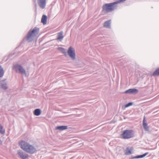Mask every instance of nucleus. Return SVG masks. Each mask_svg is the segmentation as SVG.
<instances>
[{
	"instance_id": "5",
	"label": "nucleus",
	"mask_w": 159,
	"mask_h": 159,
	"mask_svg": "<svg viewBox=\"0 0 159 159\" xmlns=\"http://www.w3.org/2000/svg\"><path fill=\"white\" fill-rule=\"evenodd\" d=\"M13 69L17 73L21 74L25 76H26V71L21 65L19 64L15 65L13 66Z\"/></svg>"
},
{
	"instance_id": "15",
	"label": "nucleus",
	"mask_w": 159,
	"mask_h": 159,
	"mask_svg": "<svg viewBox=\"0 0 159 159\" xmlns=\"http://www.w3.org/2000/svg\"><path fill=\"white\" fill-rule=\"evenodd\" d=\"M67 128V127L66 126H57L56 129L57 130H63L66 129Z\"/></svg>"
},
{
	"instance_id": "6",
	"label": "nucleus",
	"mask_w": 159,
	"mask_h": 159,
	"mask_svg": "<svg viewBox=\"0 0 159 159\" xmlns=\"http://www.w3.org/2000/svg\"><path fill=\"white\" fill-rule=\"evenodd\" d=\"M67 53L68 55L72 60L75 59V51L73 48L71 47H69Z\"/></svg>"
},
{
	"instance_id": "2",
	"label": "nucleus",
	"mask_w": 159,
	"mask_h": 159,
	"mask_svg": "<svg viewBox=\"0 0 159 159\" xmlns=\"http://www.w3.org/2000/svg\"><path fill=\"white\" fill-rule=\"evenodd\" d=\"M126 0H119L115 2L106 4L102 6L103 10L107 12H110L116 9L117 7V4L124 2Z\"/></svg>"
},
{
	"instance_id": "16",
	"label": "nucleus",
	"mask_w": 159,
	"mask_h": 159,
	"mask_svg": "<svg viewBox=\"0 0 159 159\" xmlns=\"http://www.w3.org/2000/svg\"><path fill=\"white\" fill-rule=\"evenodd\" d=\"M2 88L3 89H6L7 88V83L4 81H2L1 83Z\"/></svg>"
},
{
	"instance_id": "23",
	"label": "nucleus",
	"mask_w": 159,
	"mask_h": 159,
	"mask_svg": "<svg viewBox=\"0 0 159 159\" xmlns=\"http://www.w3.org/2000/svg\"><path fill=\"white\" fill-rule=\"evenodd\" d=\"M132 105V102H129L127 104L125 105V107H127L129 106H131Z\"/></svg>"
},
{
	"instance_id": "22",
	"label": "nucleus",
	"mask_w": 159,
	"mask_h": 159,
	"mask_svg": "<svg viewBox=\"0 0 159 159\" xmlns=\"http://www.w3.org/2000/svg\"><path fill=\"white\" fill-rule=\"evenodd\" d=\"M58 49L61 52H62V53H63L64 54L66 55V51L64 48L61 47H59L58 48Z\"/></svg>"
},
{
	"instance_id": "1",
	"label": "nucleus",
	"mask_w": 159,
	"mask_h": 159,
	"mask_svg": "<svg viewBox=\"0 0 159 159\" xmlns=\"http://www.w3.org/2000/svg\"><path fill=\"white\" fill-rule=\"evenodd\" d=\"M19 145L23 151L28 153L33 154L37 152L36 149L34 146L24 141L20 142Z\"/></svg>"
},
{
	"instance_id": "8",
	"label": "nucleus",
	"mask_w": 159,
	"mask_h": 159,
	"mask_svg": "<svg viewBox=\"0 0 159 159\" xmlns=\"http://www.w3.org/2000/svg\"><path fill=\"white\" fill-rule=\"evenodd\" d=\"M138 90L135 89H132L127 90L124 92V93L125 94H135L137 93Z\"/></svg>"
},
{
	"instance_id": "12",
	"label": "nucleus",
	"mask_w": 159,
	"mask_h": 159,
	"mask_svg": "<svg viewBox=\"0 0 159 159\" xmlns=\"http://www.w3.org/2000/svg\"><path fill=\"white\" fill-rule=\"evenodd\" d=\"M63 32L62 31L60 32L57 34V40L59 41H61L63 39L64 36L63 35Z\"/></svg>"
},
{
	"instance_id": "7",
	"label": "nucleus",
	"mask_w": 159,
	"mask_h": 159,
	"mask_svg": "<svg viewBox=\"0 0 159 159\" xmlns=\"http://www.w3.org/2000/svg\"><path fill=\"white\" fill-rule=\"evenodd\" d=\"M17 154L19 157L21 159H29V155L22 150H18Z\"/></svg>"
},
{
	"instance_id": "21",
	"label": "nucleus",
	"mask_w": 159,
	"mask_h": 159,
	"mask_svg": "<svg viewBox=\"0 0 159 159\" xmlns=\"http://www.w3.org/2000/svg\"><path fill=\"white\" fill-rule=\"evenodd\" d=\"M148 154V152H146L144 154H143L141 155H139L136 157V158H142L146 156Z\"/></svg>"
},
{
	"instance_id": "11",
	"label": "nucleus",
	"mask_w": 159,
	"mask_h": 159,
	"mask_svg": "<svg viewBox=\"0 0 159 159\" xmlns=\"http://www.w3.org/2000/svg\"><path fill=\"white\" fill-rule=\"evenodd\" d=\"M143 125L144 130L146 131H148L149 127L148 126V124L145 120V116H144L143 118Z\"/></svg>"
},
{
	"instance_id": "10",
	"label": "nucleus",
	"mask_w": 159,
	"mask_h": 159,
	"mask_svg": "<svg viewBox=\"0 0 159 159\" xmlns=\"http://www.w3.org/2000/svg\"><path fill=\"white\" fill-rule=\"evenodd\" d=\"M133 149L132 147H128L125 151V155H128L131 154L133 152Z\"/></svg>"
},
{
	"instance_id": "9",
	"label": "nucleus",
	"mask_w": 159,
	"mask_h": 159,
	"mask_svg": "<svg viewBox=\"0 0 159 159\" xmlns=\"http://www.w3.org/2000/svg\"><path fill=\"white\" fill-rule=\"evenodd\" d=\"M38 2L40 7L43 9L46 6V0H38Z\"/></svg>"
},
{
	"instance_id": "20",
	"label": "nucleus",
	"mask_w": 159,
	"mask_h": 159,
	"mask_svg": "<svg viewBox=\"0 0 159 159\" xmlns=\"http://www.w3.org/2000/svg\"><path fill=\"white\" fill-rule=\"evenodd\" d=\"M0 133L2 134H4L5 133V129L1 124H0Z\"/></svg>"
},
{
	"instance_id": "4",
	"label": "nucleus",
	"mask_w": 159,
	"mask_h": 159,
	"mask_svg": "<svg viewBox=\"0 0 159 159\" xmlns=\"http://www.w3.org/2000/svg\"><path fill=\"white\" fill-rule=\"evenodd\" d=\"M134 132L131 130H124L121 134V138L123 139H129L134 136Z\"/></svg>"
},
{
	"instance_id": "3",
	"label": "nucleus",
	"mask_w": 159,
	"mask_h": 159,
	"mask_svg": "<svg viewBox=\"0 0 159 159\" xmlns=\"http://www.w3.org/2000/svg\"><path fill=\"white\" fill-rule=\"evenodd\" d=\"M39 32V29L36 27L34 28L32 30H30L29 31L27 37V39L29 42L32 41L36 37Z\"/></svg>"
},
{
	"instance_id": "19",
	"label": "nucleus",
	"mask_w": 159,
	"mask_h": 159,
	"mask_svg": "<svg viewBox=\"0 0 159 159\" xmlns=\"http://www.w3.org/2000/svg\"><path fill=\"white\" fill-rule=\"evenodd\" d=\"M4 71L3 68L0 65V77L3 75Z\"/></svg>"
},
{
	"instance_id": "14",
	"label": "nucleus",
	"mask_w": 159,
	"mask_h": 159,
	"mask_svg": "<svg viewBox=\"0 0 159 159\" xmlns=\"http://www.w3.org/2000/svg\"><path fill=\"white\" fill-rule=\"evenodd\" d=\"M111 20H107L104 24V27L107 28H110V27Z\"/></svg>"
},
{
	"instance_id": "17",
	"label": "nucleus",
	"mask_w": 159,
	"mask_h": 159,
	"mask_svg": "<svg viewBox=\"0 0 159 159\" xmlns=\"http://www.w3.org/2000/svg\"><path fill=\"white\" fill-rule=\"evenodd\" d=\"M41 112L40 109H35L34 112V115L36 116H39L41 114Z\"/></svg>"
},
{
	"instance_id": "18",
	"label": "nucleus",
	"mask_w": 159,
	"mask_h": 159,
	"mask_svg": "<svg viewBox=\"0 0 159 159\" xmlns=\"http://www.w3.org/2000/svg\"><path fill=\"white\" fill-rule=\"evenodd\" d=\"M152 76H159V68L157 69L152 74Z\"/></svg>"
},
{
	"instance_id": "13",
	"label": "nucleus",
	"mask_w": 159,
	"mask_h": 159,
	"mask_svg": "<svg viewBox=\"0 0 159 159\" xmlns=\"http://www.w3.org/2000/svg\"><path fill=\"white\" fill-rule=\"evenodd\" d=\"M47 17L45 15H43L41 18V22L45 25L47 23Z\"/></svg>"
}]
</instances>
